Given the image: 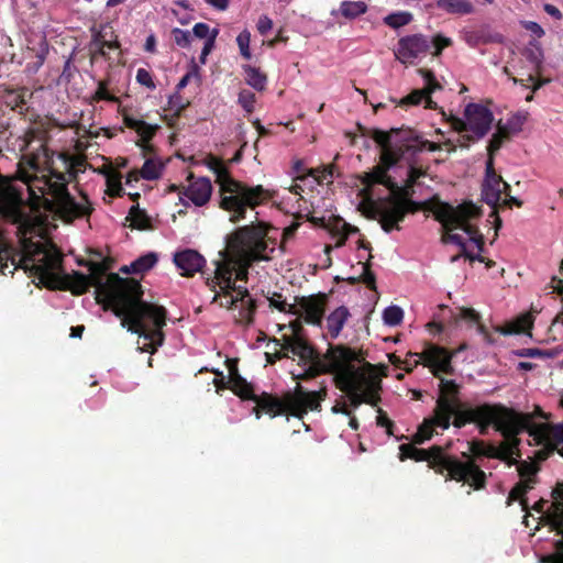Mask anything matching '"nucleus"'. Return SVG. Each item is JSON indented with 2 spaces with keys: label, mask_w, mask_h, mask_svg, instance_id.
<instances>
[{
  "label": "nucleus",
  "mask_w": 563,
  "mask_h": 563,
  "mask_svg": "<svg viewBox=\"0 0 563 563\" xmlns=\"http://www.w3.org/2000/svg\"><path fill=\"white\" fill-rule=\"evenodd\" d=\"M87 266L88 276L96 288L97 303L104 311L111 310L120 318L123 328L146 341L141 351L155 353L164 343L166 309L143 300V289L139 280L122 278L117 273L108 274L110 267L104 261L87 262Z\"/></svg>",
  "instance_id": "nucleus-1"
},
{
  "label": "nucleus",
  "mask_w": 563,
  "mask_h": 563,
  "mask_svg": "<svg viewBox=\"0 0 563 563\" xmlns=\"http://www.w3.org/2000/svg\"><path fill=\"white\" fill-rule=\"evenodd\" d=\"M268 225L264 222H253L250 225L240 227L227 235V247L220 252L221 260L216 262L213 276H207L206 285L210 290L216 288L235 289L238 280L246 282L249 269L255 262L268 261L267 255Z\"/></svg>",
  "instance_id": "nucleus-2"
},
{
  "label": "nucleus",
  "mask_w": 563,
  "mask_h": 563,
  "mask_svg": "<svg viewBox=\"0 0 563 563\" xmlns=\"http://www.w3.org/2000/svg\"><path fill=\"white\" fill-rule=\"evenodd\" d=\"M57 163H48V176L36 178L44 186L52 199L45 200V211L54 213L66 223L89 217L93 211L92 205L85 192H80V201H76L68 190V184L84 173L87 162L82 156L70 155L66 152L57 154Z\"/></svg>",
  "instance_id": "nucleus-3"
},
{
  "label": "nucleus",
  "mask_w": 563,
  "mask_h": 563,
  "mask_svg": "<svg viewBox=\"0 0 563 563\" xmlns=\"http://www.w3.org/2000/svg\"><path fill=\"white\" fill-rule=\"evenodd\" d=\"M282 340V351L277 352L275 356L280 360L288 357V353H291L299 357L300 364L307 366L302 374L296 376L299 380H308L322 374H331L344 362H364L362 352L343 344H330L327 352L321 355L306 338L283 336Z\"/></svg>",
  "instance_id": "nucleus-4"
},
{
  "label": "nucleus",
  "mask_w": 563,
  "mask_h": 563,
  "mask_svg": "<svg viewBox=\"0 0 563 563\" xmlns=\"http://www.w3.org/2000/svg\"><path fill=\"white\" fill-rule=\"evenodd\" d=\"M467 460L460 461L456 456L445 453L440 445L429 449H418L416 444L405 443L399 446V460L407 459L416 462H428V466L435 473L444 475L445 481L463 482L475 490L486 487L487 476L484 471L466 453Z\"/></svg>",
  "instance_id": "nucleus-5"
},
{
  "label": "nucleus",
  "mask_w": 563,
  "mask_h": 563,
  "mask_svg": "<svg viewBox=\"0 0 563 563\" xmlns=\"http://www.w3.org/2000/svg\"><path fill=\"white\" fill-rule=\"evenodd\" d=\"M206 165L217 176L221 192L220 208L230 213L232 223L243 220L247 208L254 209L271 198L268 190L262 185L252 187L233 179L221 158L210 154L206 158Z\"/></svg>",
  "instance_id": "nucleus-6"
},
{
  "label": "nucleus",
  "mask_w": 563,
  "mask_h": 563,
  "mask_svg": "<svg viewBox=\"0 0 563 563\" xmlns=\"http://www.w3.org/2000/svg\"><path fill=\"white\" fill-rule=\"evenodd\" d=\"M461 346L457 351H449L448 349L428 343L421 353H409V357H413V365L422 364L428 367L434 377L439 378V396L435 401V412L451 422L452 415L455 406L462 404L460 399L461 385L453 379L442 377V374L453 375L454 367L452 365L453 357L459 351L463 350Z\"/></svg>",
  "instance_id": "nucleus-7"
},
{
  "label": "nucleus",
  "mask_w": 563,
  "mask_h": 563,
  "mask_svg": "<svg viewBox=\"0 0 563 563\" xmlns=\"http://www.w3.org/2000/svg\"><path fill=\"white\" fill-rule=\"evenodd\" d=\"M354 363L344 362L331 373L334 374L335 386L349 396L354 408L362 404L377 406L380 401L382 379L371 363L364 362L362 367H356Z\"/></svg>",
  "instance_id": "nucleus-8"
},
{
  "label": "nucleus",
  "mask_w": 563,
  "mask_h": 563,
  "mask_svg": "<svg viewBox=\"0 0 563 563\" xmlns=\"http://www.w3.org/2000/svg\"><path fill=\"white\" fill-rule=\"evenodd\" d=\"M328 389L322 386L319 390L309 391L300 384H297L294 391L286 393L283 398H278L268 393H263L253 399L256 402L254 412L256 418H261L262 411L272 417L282 416L284 413L291 415L296 418H303L308 411H318L321 409V401L325 399Z\"/></svg>",
  "instance_id": "nucleus-9"
},
{
  "label": "nucleus",
  "mask_w": 563,
  "mask_h": 563,
  "mask_svg": "<svg viewBox=\"0 0 563 563\" xmlns=\"http://www.w3.org/2000/svg\"><path fill=\"white\" fill-rule=\"evenodd\" d=\"M488 408L487 418H477L474 422L478 426L481 434H486L488 427L494 426L504 438L527 431L532 440L540 444L550 433V428L545 423H534L530 413L518 412L501 404H488Z\"/></svg>",
  "instance_id": "nucleus-10"
},
{
  "label": "nucleus",
  "mask_w": 563,
  "mask_h": 563,
  "mask_svg": "<svg viewBox=\"0 0 563 563\" xmlns=\"http://www.w3.org/2000/svg\"><path fill=\"white\" fill-rule=\"evenodd\" d=\"M435 219L441 222L445 231L455 229L463 230L476 243L479 251L484 247V236L478 232L476 225L470 223L471 220L482 216V209L472 201H465L457 207L448 202H439L433 209Z\"/></svg>",
  "instance_id": "nucleus-11"
},
{
  "label": "nucleus",
  "mask_w": 563,
  "mask_h": 563,
  "mask_svg": "<svg viewBox=\"0 0 563 563\" xmlns=\"http://www.w3.org/2000/svg\"><path fill=\"white\" fill-rule=\"evenodd\" d=\"M358 131L363 136L372 137L382 147V164L388 170L393 165L397 164L406 154L411 151L406 150L404 145V133H396L393 129L389 132L379 129H367L357 124Z\"/></svg>",
  "instance_id": "nucleus-12"
},
{
  "label": "nucleus",
  "mask_w": 563,
  "mask_h": 563,
  "mask_svg": "<svg viewBox=\"0 0 563 563\" xmlns=\"http://www.w3.org/2000/svg\"><path fill=\"white\" fill-rule=\"evenodd\" d=\"M510 190V185L506 183L500 175H498L494 167V161H486L485 178L482 184V199L492 207L490 217L495 218V228H501V219L498 217V209L500 207L501 194H507Z\"/></svg>",
  "instance_id": "nucleus-13"
},
{
  "label": "nucleus",
  "mask_w": 563,
  "mask_h": 563,
  "mask_svg": "<svg viewBox=\"0 0 563 563\" xmlns=\"http://www.w3.org/2000/svg\"><path fill=\"white\" fill-rule=\"evenodd\" d=\"M464 117L472 134H463L459 141L461 146L467 147L470 142H476L489 132L494 115L485 106L471 102L465 107Z\"/></svg>",
  "instance_id": "nucleus-14"
},
{
  "label": "nucleus",
  "mask_w": 563,
  "mask_h": 563,
  "mask_svg": "<svg viewBox=\"0 0 563 563\" xmlns=\"http://www.w3.org/2000/svg\"><path fill=\"white\" fill-rule=\"evenodd\" d=\"M214 291L213 301H217L220 296H223L224 300L220 301V306L227 309L236 307L240 302L239 319L238 322L250 325L254 321V314L257 309L256 301L250 296L246 287L239 286L235 289H229L225 294V289Z\"/></svg>",
  "instance_id": "nucleus-15"
},
{
  "label": "nucleus",
  "mask_w": 563,
  "mask_h": 563,
  "mask_svg": "<svg viewBox=\"0 0 563 563\" xmlns=\"http://www.w3.org/2000/svg\"><path fill=\"white\" fill-rule=\"evenodd\" d=\"M327 302L328 295L324 292L307 297H295V305L299 309L296 316L302 318L309 324L321 327Z\"/></svg>",
  "instance_id": "nucleus-16"
},
{
  "label": "nucleus",
  "mask_w": 563,
  "mask_h": 563,
  "mask_svg": "<svg viewBox=\"0 0 563 563\" xmlns=\"http://www.w3.org/2000/svg\"><path fill=\"white\" fill-rule=\"evenodd\" d=\"M419 73L422 75L426 86L422 89H415L409 95L404 97L399 101V106H418L424 102V108L435 109L437 103L432 100L431 95L442 86L437 80L434 74L429 69H420Z\"/></svg>",
  "instance_id": "nucleus-17"
},
{
  "label": "nucleus",
  "mask_w": 563,
  "mask_h": 563,
  "mask_svg": "<svg viewBox=\"0 0 563 563\" xmlns=\"http://www.w3.org/2000/svg\"><path fill=\"white\" fill-rule=\"evenodd\" d=\"M431 48L430 41L422 34H413L401 37L398 41L396 57L402 64L411 63Z\"/></svg>",
  "instance_id": "nucleus-18"
},
{
  "label": "nucleus",
  "mask_w": 563,
  "mask_h": 563,
  "mask_svg": "<svg viewBox=\"0 0 563 563\" xmlns=\"http://www.w3.org/2000/svg\"><path fill=\"white\" fill-rule=\"evenodd\" d=\"M375 216L379 217V224L386 233L393 230H400L399 222L404 221L408 214L400 206H390L382 200H378L373 206Z\"/></svg>",
  "instance_id": "nucleus-19"
},
{
  "label": "nucleus",
  "mask_w": 563,
  "mask_h": 563,
  "mask_svg": "<svg viewBox=\"0 0 563 563\" xmlns=\"http://www.w3.org/2000/svg\"><path fill=\"white\" fill-rule=\"evenodd\" d=\"M174 263L180 271L184 277H192L196 273L200 272L202 276L206 273L202 271L206 265L205 257L196 250L185 249L174 254Z\"/></svg>",
  "instance_id": "nucleus-20"
},
{
  "label": "nucleus",
  "mask_w": 563,
  "mask_h": 563,
  "mask_svg": "<svg viewBox=\"0 0 563 563\" xmlns=\"http://www.w3.org/2000/svg\"><path fill=\"white\" fill-rule=\"evenodd\" d=\"M450 426L451 422L446 420V417L444 418L433 410V415L429 418H426L418 427L417 432L412 435V442L415 444H422L433 437L435 428L448 430Z\"/></svg>",
  "instance_id": "nucleus-21"
},
{
  "label": "nucleus",
  "mask_w": 563,
  "mask_h": 563,
  "mask_svg": "<svg viewBox=\"0 0 563 563\" xmlns=\"http://www.w3.org/2000/svg\"><path fill=\"white\" fill-rule=\"evenodd\" d=\"M488 404H483L476 407H470L464 404L455 406L452 417H454L452 424L461 429L467 423H474L477 418H487Z\"/></svg>",
  "instance_id": "nucleus-22"
},
{
  "label": "nucleus",
  "mask_w": 563,
  "mask_h": 563,
  "mask_svg": "<svg viewBox=\"0 0 563 563\" xmlns=\"http://www.w3.org/2000/svg\"><path fill=\"white\" fill-rule=\"evenodd\" d=\"M394 132L404 133L402 141L405 142L406 150L411 151V154H416L422 152L423 150H428L430 152H435L442 150V143H434L428 140H422L420 135L417 134L416 131L411 129H393Z\"/></svg>",
  "instance_id": "nucleus-23"
},
{
  "label": "nucleus",
  "mask_w": 563,
  "mask_h": 563,
  "mask_svg": "<svg viewBox=\"0 0 563 563\" xmlns=\"http://www.w3.org/2000/svg\"><path fill=\"white\" fill-rule=\"evenodd\" d=\"M413 192V187L406 183L405 186L397 187L395 195L380 200L394 207L400 206L407 213H415L420 209V203L411 199Z\"/></svg>",
  "instance_id": "nucleus-24"
},
{
  "label": "nucleus",
  "mask_w": 563,
  "mask_h": 563,
  "mask_svg": "<svg viewBox=\"0 0 563 563\" xmlns=\"http://www.w3.org/2000/svg\"><path fill=\"white\" fill-rule=\"evenodd\" d=\"M553 503L550 506L548 514L551 527L556 530L558 534H561L563 540V482L558 483L555 488L552 490Z\"/></svg>",
  "instance_id": "nucleus-25"
},
{
  "label": "nucleus",
  "mask_w": 563,
  "mask_h": 563,
  "mask_svg": "<svg viewBox=\"0 0 563 563\" xmlns=\"http://www.w3.org/2000/svg\"><path fill=\"white\" fill-rule=\"evenodd\" d=\"M211 192V181L203 177L190 183V185L184 190V195L197 207L205 206L210 200Z\"/></svg>",
  "instance_id": "nucleus-26"
},
{
  "label": "nucleus",
  "mask_w": 563,
  "mask_h": 563,
  "mask_svg": "<svg viewBox=\"0 0 563 563\" xmlns=\"http://www.w3.org/2000/svg\"><path fill=\"white\" fill-rule=\"evenodd\" d=\"M518 434L505 437V440L498 445L497 450L503 453L504 457L498 459L505 462L508 466L519 465L518 459L521 457L519 445L521 443Z\"/></svg>",
  "instance_id": "nucleus-27"
},
{
  "label": "nucleus",
  "mask_w": 563,
  "mask_h": 563,
  "mask_svg": "<svg viewBox=\"0 0 563 563\" xmlns=\"http://www.w3.org/2000/svg\"><path fill=\"white\" fill-rule=\"evenodd\" d=\"M229 388L241 399L253 400L256 398L253 386L239 374L236 366L230 367Z\"/></svg>",
  "instance_id": "nucleus-28"
},
{
  "label": "nucleus",
  "mask_w": 563,
  "mask_h": 563,
  "mask_svg": "<svg viewBox=\"0 0 563 563\" xmlns=\"http://www.w3.org/2000/svg\"><path fill=\"white\" fill-rule=\"evenodd\" d=\"M511 130L508 125H505L499 121L496 125V132L492 135V139L487 145V159L494 161L496 153L501 148L505 142L511 137Z\"/></svg>",
  "instance_id": "nucleus-29"
},
{
  "label": "nucleus",
  "mask_w": 563,
  "mask_h": 563,
  "mask_svg": "<svg viewBox=\"0 0 563 563\" xmlns=\"http://www.w3.org/2000/svg\"><path fill=\"white\" fill-rule=\"evenodd\" d=\"M464 40L471 47H476L481 44L488 43H503L504 36L499 33H489L485 29L464 31Z\"/></svg>",
  "instance_id": "nucleus-30"
},
{
  "label": "nucleus",
  "mask_w": 563,
  "mask_h": 563,
  "mask_svg": "<svg viewBox=\"0 0 563 563\" xmlns=\"http://www.w3.org/2000/svg\"><path fill=\"white\" fill-rule=\"evenodd\" d=\"M350 317L345 306H340L327 317V329L332 339H336Z\"/></svg>",
  "instance_id": "nucleus-31"
},
{
  "label": "nucleus",
  "mask_w": 563,
  "mask_h": 563,
  "mask_svg": "<svg viewBox=\"0 0 563 563\" xmlns=\"http://www.w3.org/2000/svg\"><path fill=\"white\" fill-rule=\"evenodd\" d=\"M439 9L450 14H471L474 12V5L470 0H438Z\"/></svg>",
  "instance_id": "nucleus-32"
},
{
  "label": "nucleus",
  "mask_w": 563,
  "mask_h": 563,
  "mask_svg": "<svg viewBox=\"0 0 563 563\" xmlns=\"http://www.w3.org/2000/svg\"><path fill=\"white\" fill-rule=\"evenodd\" d=\"M464 320L471 324H476L479 333L484 335L487 343H494L492 334L486 330L485 325L481 323V316L473 308H461L455 321Z\"/></svg>",
  "instance_id": "nucleus-33"
},
{
  "label": "nucleus",
  "mask_w": 563,
  "mask_h": 563,
  "mask_svg": "<svg viewBox=\"0 0 563 563\" xmlns=\"http://www.w3.org/2000/svg\"><path fill=\"white\" fill-rule=\"evenodd\" d=\"M498 446L486 443L484 440H472L468 442L470 452L477 457L503 459L504 455L497 450Z\"/></svg>",
  "instance_id": "nucleus-34"
},
{
  "label": "nucleus",
  "mask_w": 563,
  "mask_h": 563,
  "mask_svg": "<svg viewBox=\"0 0 563 563\" xmlns=\"http://www.w3.org/2000/svg\"><path fill=\"white\" fill-rule=\"evenodd\" d=\"M67 283V289L76 296L84 295L90 287H93L90 277L80 272H74L68 276Z\"/></svg>",
  "instance_id": "nucleus-35"
},
{
  "label": "nucleus",
  "mask_w": 563,
  "mask_h": 563,
  "mask_svg": "<svg viewBox=\"0 0 563 563\" xmlns=\"http://www.w3.org/2000/svg\"><path fill=\"white\" fill-rule=\"evenodd\" d=\"M550 428V433L548 438L540 444H538L536 441L534 443L537 445H544L543 449L536 452V459L538 461H544L549 457L551 453L555 450L554 445L550 443L551 439L562 441L563 440V430L560 427H551L547 424Z\"/></svg>",
  "instance_id": "nucleus-36"
},
{
  "label": "nucleus",
  "mask_w": 563,
  "mask_h": 563,
  "mask_svg": "<svg viewBox=\"0 0 563 563\" xmlns=\"http://www.w3.org/2000/svg\"><path fill=\"white\" fill-rule=\"evenodd\" d=\"M242 68L245 74V81L247 85L257 91H263L266 88L267 76L262 73L260 68L251 65H243Z\"/></svg>",
  "instance_id": "nucleus-37"
},
{
  "label": "nucleus",
  "mask_w": 563,
  "mask_h": 563,
  "mask_svg": "<svg viewBox=\"0 0 563 563\" xmlns=\"http://www.w3.org/2000/svg\"><path fill=\"white\" fill-rule=\"evenodd\" d=\"M26 88H21L19 90H8L4 95V103L10 107L12 110L18 111L21 114H24L27 110L25 92Z\"/></svg>",
  "instance_id": "nucleus-38"
},
{
  "label": "nucleus",
  "mask_w": 563,
  "mask_h": 563,
  "mask_svg": "<svg viewBox=\"0 0 563 563\" xmlns=\"http://www.w3.org/2000/svg\"><path fill=\"white\" fill-rule=\"evenodd\" d=\"M189 106V101H186L179 93H175L168 98L167 102V111L173 112L172 118L168 119V115L164 117L168 126L174 125V121H176L183 113V111Z\"/></svg>",
  "instance_id": "nucleus-39"
},
{
  "label": "nucleus",
  "mask_w": 563,
  "mask_h": 563,
  "mask_svg": "<svg viewBox=\"0 0 563 563\" xmlns=\"http://www.w3.org/2000/svg\"><path fill=\"white\" fill-rule=\"evenodd\" d=\"M164 165L159 159L147 157L140 170L141 177L146 180H155L161 177Z\"/></svg>",
  "instance_id": "nucleus-40"
},
{
  "label": "nucleus",
  "mask_w": 563,
  "mask_h": 563,
  "mask_svg": "<svg viewBox=\"0 0 563 563\" xmlns=\"http://www.w3.org/2000/svg\"><path fill=\"white\" fill-rule=\"evenodd\" d=\"M367 11V4L364 1L344 0L340 4V13L346 19H355Z\"/></svg>",
  "instance_id": "nucleus-41"
},
{
  "label": "nucleus",
  "mask_w": 563,
  "mask_h": 563,
  "mask_svg": "<svg viewBox=\"0 0 563 563\" xmlns=\"http://www.w3.org/2000/svg\"><path fill=\"white\" fill-rule=\"evenodd\" d=\"M533 318L531 314H522L517 318L507 329L503 331L504 334H521L532 328Z\"/></svg>",
  "instance_id": "nucleus-42"
},
{
  "label": "nucleus",
  "mask_w": 563,
  "mask_h": 563,
  "mask_svg": "<svg viewBox=\"0 0 563 563\" xmlns=\"http://www.w3.org/2000/svg\"><path fill=\"white\" fill-rule=\"evenodd\" d=\"M532 488V485L528 484V482H518L509 492L508 495V505L514 500H519L522 508L527 509L528 507V500H527V493Z\"/></svg>",
  "instance_id": "nucleus-43"
},
{
  "label": "nucleus",
  "mask_w": 563,
  "mask_h": 563,
  "mask_svg": "<svg viewBox=\"0 0 563 563\" xmlns=\"http://www.w3.org/2000/svg\"><path fill=\"white\" fill-rule=\"evenodd\" d=\"M126 220H130L131 227L137 230H145L150 228V219L145 211L139 208V205L131 207Z\"/></svg>",
  "instance_id": "nucleus-44"
},
{
  "label": "nucleus",
  "mask_w": 563,
  "mask_h": 563,
  "mask_svg": "<svg viewBox=\"0 0 563 563\" xmlns=\"http://www.w3.org/2000/svg\"><path fill=\"white\" fill-rule=\"evenodd\" d=\"M157 255L155 253H148L140 256L137 260L131 263V271L133 274H142L150 271L157 263Z\"/></svg>",
  "instance_id": "nucleus-45"
},
{
  "label": "nucleus",
  "mask_w": 563,
  "mask_h": 563,
  "mask_svg": "<svg viewBox=\"0 0 563 563\" xmlns=\"http://www.w3.org/2000/svg\"><path fill=\"white\" fill-rule=\"evenodd\" d=\"M269 307L275 308L280 312L297 314L299 309H297L295 303H287L283 300V295L279 292H274L272 297L268 298Z\"/></svg>",
  "instance_id": "nucleus-46"
},
{
  "label": "nucleus",
  "mask_w": 563,
  "mask_h": 563,
  "mask_svg": "<svg viewBox=\"0 0 563 563\" xmlns=\"http://www.w3.org/2000/svg\"><path fill=\"white\" fill-rule=\"evenodd\" d=\"M404 311L399 306H389L383 312L384 323L389 327H396L401 323Z\"/></svg>",
  "instance_id": "nucleus-47"
},
{
  "label": "nucleus",
  "mask_w": 563,
  "mask_h": 563,
  "mask_svg": "<svg viewBox=\"0 0 563 563\" xmlns=\"http://www.w3.org/2000/svg\"><path fill=\"white\" fill-rule=\"evenodd\" d=\"M412 20V15L409 12H396L388 14L384 22L391 29H399L407 25Z\"/></svg>",
  "instance_id": "nucleus-48"
},
{
  "label": "nucleus",
  "mask_w": 563,
  "mask_h": 563,
  "mask_svg": "<svg viewBox=\"0 0 563 563\" xmlns=\"http://www.w3.org/2000/svg\"><path fill=\"white\" fill-rule=\"evenodd\" d=\"M518 473L521 478V482H528V484L532 485L537 482L534 475L538 472V467L536 464L527 461H521L518 465Z\"/></svg>",
  "instance_id": "nucleus-49"
},
{
  "label": "nucleus",
  "mask_w": 563,
  "mask_h": 563,
  "mask_svg": "<svg viewBox=\"0 0 563 563\" xmlns=\"http://www.w3.org/2000/svg\"><path fill=\"white\" fill-rule=\"evenodd\" d=\"M108 190L107 194L111 197H122L124 189L121 184V175L114 174L107 178Z\"/></svg>",
  "instance_id": "nucleus-50"
},
{
  "label": "nucleus",
  "mask_w": 563,
  "mask_h": 563,
  "mask_svg": "<svg viewBox=\"0 0 563 563\" xmlns=\"http://www.w3.org/2000/svg\"><path fill=\"white\" fill-rule=\"evenodd\" d=\"M238 102L247 113H252L256 102L255 93L251 90L243 89L239 93Z\"/></svg>",
  "instance_id": "nucleus-51"
},
{
  "label": "nucleus",
  "mask_w": 563,
  "mask_h": 563,
  "mask_svg": "<svg viewBox=\"0 0 563 563\" xmlns=\"http://www.w3.org/2000/svg\"><path fill=\"white\" fill-rule=\"evenodd\" d=\"M236 43L240 49V54L245 59H251L252 54L250 49L251 33L247 30H243L236 37Z\"/></svg>",
  "instance_id": "nucleus-52"
},
{
  "label": "nucleus",
  "mask_w": 563,
  "mask_h": 563,
  "mask_svg": "<svg viewBox=\"0 0 563 563\" xmlns=\"http://www.w3.org/2000/svg\"><path fill=\"white\" fill-rule=\"evenodd\" d=\"M172 36L176 45L179 47L187 48L191 44V36L189 31L175 27L172 30Z\"/></svg>",
  "instance_id": "nucleus-53"
},
{
  "label": "nucleus",
  "mask_w": 563,
  "mask_h": 563,
  "mask_svg": "<svg viewBox=\"0 0 563 563\" xmlns=\"http://www.w3.org/2000/svg\"><path fill=\"white\" fill-rule=\"evenodd\" d=\"M157 129V125H152L143 121L140 128H137L135 131L140 136L137 142H150L156 134Z\"/></svg>",
  "instance_id": "nucleus-54"
},
{
  "label": "nucleus",
  "mask_w": 563,
  "mask_h": 563,
  "mask_svg": "<svg viewBox=\"0 0 563 563\" xmlns=\"http://www.w3.org/2000/svg\"><path fill=\"white\" fill-rule=\"evenodd\" d=\"M373 256L369 255L368 260L363 264V274L362 276L360 277L361 280L366 284V286L374 290L376 289V277H375V274L371 271V258Z\"/></svg>",
  "instance_id": "nucleus-55"
},
{
  "label": "nucleus",
  "mask_w": 563,
  "mask_h": 563,
  "mask_svg": "<svg viewBox=\"0 0 563 563\" xmlns=\"http://www.w3.org/2000/svg\"><path fill=\"white\" fill-rule=\"evenodd\" d=\"M431 46L434 47V51L432 52L433 56H440L442 54V51L445 47H449L452 45V40L450 37L443 36L441 34H437L433 36L432 41L430 42Z\"/></svg>",
  "instance_id": "nucleus-56"
},
{
  "label": "nucleus",
  "mask_w": 563,
  "mask_h": 563,
  "mask_svg": "<svg viewBox=\"0 0 563 563\" xmlns=\"http://www.w3.org/2000/svg\"><path fill=\"white\" fill-rule=\"evenodd\" d=\"M136 81L142 85V86H145L150 89H155V82L152 78V75L148 70H146L145 68H139L137 71H136Z\"/></svg>",
  "instance_id": "nucleus-57"
},
{
  "label": "nucleus",
  "mask_w": 563,
  "mask_h": 563,
  "mask_svg": "<svg viewBox=\"0 0 563 563\" xmlns=\"http://www.w3.org/2000/svg\"><path fill=\"white\" fill-rule=\"evenodd\" d=\"M446 233L442 236L443 243H453L460 246L462 253L466 250V243L464 239L457 233H451L452 231H445Z\"/></svg>",
  "instance_id": "nucleus-58"
},
{
  "label": "nucleus",
  "mask_w": 563,
  "mask_h": 563,
  "mask_svg": "<svg viewBox=\"0 0 563 563\" xmlns=\"http://www.w3.org/2000/svg\"><path fill=\"white\" fill-rule=\"evenodd\" d=\"M525 56L530 63L536 65L538 70L540 69L543 58V54L540 47H537L536 49H527L525 52Z\"/></svg>",
  "instance_id": "nucleus-59"
},
{
  "label": "nucleus",
  "mask_w": 563,
  "mask_h": 563,
  "mask_svg": "<svg viewBox=\"0 0 563 563\" xmlns=\"http://www.w3.org/2000/svg\"><path fill=\"white\" fill-rule=\"evenodd\" d=\"M376 423L379 427H385L388 435L393 434L394 422L387 417L386 412L380 408L378 409Z\"/></svg>",
  "instance_id": "nucleus-60"
},
{
  "label": "nucleus",
  "mask_w": 563,
  "mask_h": 563,
  "mask_svg": "<svg viewBox=\"0 0 563 563\" xmlns=\"http://www.w3.org/2000/svg\"><path fill=\"white\" fill-rule=\"evenodd\" d=\"M555 553L545 558L547 563H563V540H556L554 543Z\"/></svg>",
  "instance_id": "nucleus-61"
},
{
  "label": "nucleus",
  "mask_w": 563,
  "mask_h": 563,
  "mask_svg": "<svg viewBox=\"0 0 563 563\" xmlns=\"http://www.w3.org/2000/svg\"><path fill=\"white\" fill-rule=\"evenodd\" d=\"M218 34H219V30L218 29H213L211 34H210V36L205 42V45H203V48H202V52H201V56H200V59H201L202 63H205V57L213 48L214 42H216V38H217Z\"/></svg>",
  "instance_id": "nucleus-62"
},
{
  "label": "nucleus",
  "mask_w": 563,
  "mask_h": 563,
  "mask_svg": "<svg viewBox=\"0 0 563 563\" xmlns=\"http://www.w3.org/2000/svg\"><path fill=\"white\" fill-rule=\"evenodd\" d=\"M452 126L453 130H455L456 132H467L468 131V128H467V120L464 118H459V117H454V115H451L448 120Z\"/></svg>",
  "instance_id": "nucleus-63"
},
{
  "label": "nucleus",
  "mask_w": 563,
  "mask_h": 563,
  "mask_svg": "<svg viewBox=\"0 0 563 563\" xmlns=\"http://www.w3.org/2000/svg\"><path fill=\"white\" fill-rule=\"evenodd\" d=\"M256 27L260 34L266 35L267 32L271 31L273 27V21L267 15H261L257 21Z\"/></svg>",
  "instance_id": "nucleus-64"
}]
</instances>
